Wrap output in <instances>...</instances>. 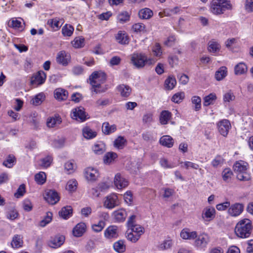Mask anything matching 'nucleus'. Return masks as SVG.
Instances as JSON below:
<instances>
[{"mask_svg":"<svg viewBox=\"0 0 253 253\" xmlns=\"http://www.w3.org/2000/svg\"><path fill=\"white\" fill-rule=\"evenodd\" d=\"M106 80V74L101 71H95L89 76V84L92 86L91 90L96 93L105 92L107 88L102 86Z\"/></svg>","mask_w":253,"mask_h":253,"instance_id":"f257e3e1","label":"nucleus"},{"mask_svg":"<svg viewBox=\"0 0 253 253\" xmlns=\"http://www.w3.org/2000/svg\"><path fill=\"white\" fill-rule=\"evenodd\" d=\"M232 7L228 0H212L211 4V11L214 14H221L226 10L231 9Z\"/></svg>","mask_w":253,"mask_h":253,"instance_id":"f03ea898","label":"nucleus"},{"mask_svg":"<svg viewBox=\"0 0 253 253\" xmlns=\"http://www.w3.org/2000/svg\"><path fill=\"white\" fill-rule=\"evenodd\" d=\"M131 63L136 68H141L146 65H150L153 64L155 61L152 58H148L143 54L134 53L131 55Z\"/></svg>","mask_w":253,"mask_h":253,"instance_id":"7ed1b4c3","label":"nucleus"},{"mask_svg":"<svg viewBox=\"0 0 253 253\" xmlns=\"http://www.w3.org/2000/svg\"><path fill=\"white\" fill-rule=\"evenodd\" d=\"M238 237L247 238L250 236L252 228L251 221L248 218H244L238 222Z\"/></svg>","mask_w":253,"mask_h":253,"instance_id":"20e7f679","label":"nucleus"},{"mask_svg":"<svg viewBox=\"0 0 253 253\" xmlns=\"http://www.w3.org/2000/svg\"><path fill=\"white\" fill-rule=\"evenodd\" d=\"M71 118L80 122H83L87 119V115L84 107L80 106L73 109L71 113Z\"/></svg>","mask_w":253,"mask_h":253,"instance_id":"39448f33","label":"nucleus"},{"mask_svg":"<svg viewBox=\"0 0 253 253\" xmlns=\"http://www.w3.org/2000/svg\"><path fill=\"white\" fill-rule=\"evenodd\" d=\"M119 205V202L117 195L112 194L106 197L103 205L107 209H112Z\"/></svg>","mask_w":253,"mask_h":253,"instance_id":"423d86ee","label":"nucleus"},{"mask_svg":"<svg viewBox=\"0 0 253 253\" xmlns=\"http://www.w3.org/2000/svg\"><path fill=\"white\" fill-rule=\"evenodd\" d=\"M44 198L47 202L51 205L56 204L60 199L57 192L53 190L45 191L44 194Z\"/></svg>","mask_w":253,"mask_h":253,"instance_id":"0eeeda50","label":"nucleus"},{"mask_svg":"<svg viewBox=\"0 0 253 253\" xmlns=\"http://www.w3.org/2000/svg\"><path fill=\"white\" fill-rule=\"evenodd\" d=\"M210 242V237L208 234L202 233L195 239V245L201 249L205 248Z\"/></svg>","mask_w":253,"mask_h":253,"instance_id":"6e6552de","label":"nucleus"},{"mask_svg":"<svg viewBox=\"0 0 253 253\" xmlns=\"http://www.w3.org/2000/svg\"><path fill=\"white\" fill-rule=\"evenodd\" d=\"M70 58V55L65 51L62 50L57 53L56 61L58 64L66 66L69 63Z\"/></svg>","mask_w":253,"mask_h":253,"instance_id":"1a4fd4ad","label":"nucleus"},{"mask_svg":"<svg viewBox=\"0 0 253 253\" xmlns=\"http://www.w3.org/2000/svg\"><path fill=\"white\" fill-rule=\"evenodd\" d=\"M114 184L118 189H122L128 184V180L121 173H117L114 178Z\"/></svg>","mask_w":253,"mask_h":253,"instance_id":"9d476101","label":"nucleus"},{"mask_svg":"<svg viewBox=\"0 0 253 253\" xmlns=\"http://www.w3.org/2000/svg\"><path fill=\"white\" fill-rule=\"evenodd\" d=\"M215 210L213 207L205 208L202 212V217L206 221H210L215 217Z\"/></svg>","mask_w":253,"mask_h":253,"instance_id":"9b49d317","label":"nucleus"},{"mask_svg":"<svg viewBox=\"0 0 253 253\" xmlns=\"http://www.w3.org/2000/svg\"><path fill=\"white\" fill-rule=\"evenodd\" d=\"M46 77V74L42 71H40L32 77L31 83L32 84H42L44 82Z\"/></svg>","mask_w":253,"mask_h":253,"instance_id":"f8f14e48","label":"nucleus"},{"mask_svg":"<svg viewBox=\"0 0 253 253\" xmlns=\"http://www.w3.org/2000/svg\"><path fill=\"white\" fill-rule=\"evenodd\" d=\"M230 126V124L227 120H222L218 124V131L224 136L228 134Z\"/></svg>","mask_w":253,"mask_h":253,"instance_id":"ddd939ff","label":"nucleus"},{"mask_svg":"<svg viewBox=\"0 0 253 253\" xmlns=\"http://www.w3.org/2000/svg\"><path fill=\"white\" fill-rule=\"evenodd\" d=\"M65 241V237L63 235H58L52 238L48 242V245L52 248L60 247L63 244Z\"/></svg>","mask_w":253,"mask_h":253,"instance_id":"4468645a","label":"nucleus"},{"mask_svg":"<svg viewBox=\"0 0 253 253\" xmlns=\"http://www.w3.org/2000/svg\"><path fill=\"white\" fill-rule=\"evenodd\" d=\"M197 236L198 234L196 231H191L188 228H184L180 232V237L184 240H194Z\"/></svg>","mask_w":253,"mask_h":253,"instance_id":"2eb2a0df","label":"nucleus"},{"mask_svg":"<svg viewBox=\"0 0 253 253\" xmlns=\"http://www.w3.org/2000/svg\"><path fill=\"white\" fill-rule=\"evenodd\" d=\"M84 175L88 180H95L99 176V173L97 169L89 167L84 170Z\"/></svg>","mask_w":253,"mask_h":253,"instance_id":"dca6fc26","label":"nucleus"},{"mask_svg":"<svg viewBox=\"0 0 253 253\" xmlns=\"http://www.w3.org/2000/svg\"><path fill=\"white\" fill-rule=\"evenodd\" d=\"M105 236L109 239L117 238L118 236V227L115 225L109 226L104 232Z\"/></svg>","mask_w":253,"mask_h":253,"instance_id":"f3484780","label":"nucleus"},{"mask_svg":"<svg viewBox=\"0 0 253 253\" xmlns=\"http://www.w3.org/2000/svg\"><path fill=\"white\" fill-rule=\"evenodd\" d=\"M86 225L84 222H80L76 225L73 230V234L76 237H81L86 231Z\"/></svg>","mask_w":253,"mask_h":253,"instance_id":"a211bd4d","label":"nucleus"},{"mask_svg":"<svg viewBox=\"0 0 253 253\" xmlns=\"http://www.w3.org/2000/svg\"><path fill=\"white\" fill-rule=\"evenodd\" d=\"M117 41L121 44H127L129 39L126 33L124 31H119L115 36Z\"/></svg>","mask_w":253,"mask_h":253,"instance_id":"6ab92c4d","label":"nucleus"},{"mask_svg":"<svg viewBox=\"0 0 253 253\" xmlns=\"http://www.w3.org/2000/svg\"><path fill=\"white\" fill-rule=\"evenodd\" d=\"M54 94L55 98L59 101L66 100L68 95V91L61 88L56 89L54 92Z\"/></svg>","mask_w":253,"mask_h":253,"instance_id":"aec40b11","label":"nucleus"},{"mask_svg":"<svg viewBox=\"0 0 253 253\" xmlns=\"http://www.w3.org/2000/svg\"><path fill=\"white\" fill-rule=\"evenodd\" d=\"M159 142L164 146L171 148L173 145L174 140L169 135H164L160 138Z\"/></svg>","mask_w":253,"mask_h":253,"instance_id":"412c9836","label":"nucleus"},{"mask_svg":"<svg viewBox=\"0 0 253 253\" xmlns=\"http://www.w3.org/2000/svg\"><path fill=\"white\" fill-rule=\"evenodd\" d=\"M92 150L96 155L102 154L106 151V145L102 141L97 142L92 147Z\"/></svg>","mask_w":253,"mask_h":253,"instance_id":"4be33fe9","label":"nucleus"},{"mask_svg":"<svg viewBox=\"0 0 253 253\" xmlns=\"http://www.w3.org/2000/svg\"><path fill=\"white\" fill-rule=\"evenodd\" d=\"M117 129L115 125H110L108 122H105L102 124V131L103 133L106 135H109Z\"/></svg>","mask_w":253,"mask_h":253,"instance_id":"5701e85b","label":"nucleus"},{"mask_svg":"<svg viewBox=\"0 0 253 253\" xmlns=\"http://www.w3.org/2000/svg\"><path fill=\"white\" fill-rule=\"evenodd\" d=\"M113 214L115 220L118 222H123L125 221L127 216L126 211L123 209L114 211Z\"/></svg>","mask_w":253,"mask_h":253,"instance_id":"b1692460","label":"nucleus"},{"mask_svg":"<svg viewBox=\"0 0 253 253\" xmlns=\"http://www.w3.org/2000/svg\"><path fill=\"white\" fill-rule=\"evenodd\" d=\"M153 12L148 8H144L139 10L138 16L142 19H149L152 17Z\"/></svg>","mask_w":253,"mask_h":253,"instance_id":"393cba45","label":"nucleus"},{"mask_svg":"<svg viewBox=\"0 0 253 253\" xmlns=\"http://www.w3.org/2000/svg\"><path fill=\"white\" fill-rule=\"evenodd\" d=\"M118 91L123 97H128L131 91L130 87L127 85L121 84L117 87Z\"/></svg>","mask_w":253,"mask_h":253,"instance_id":"a878e982","label":"nucleus"},{"mask_svg":"<svg viewBox=\"0 0 253 253\" xmlns=\"http://www.w3.org/2000/svg\"><path fill=\"white\" fill-rule=\"evenodd\" d=\"M59 215L64 219L69 218L72 214V208L71 206H66L62 208L59 212Z\"/></svg>","mask_w":253,"mask_h":253,"instance_id":"bb28decb","label":"nucleus"},{"mask_svg":"<svg viewBox=\"0 0 253 253\" xmlns=\"http://www.w3.org/2000/svg\"><path fill=\"white\" fill-rule=\"evenodd\" d=\"M208 49L210 52L215 53L218 52L221 48V46L217 41L212 40L209 42Z\"/></svg>","mask_w":253,"mask_h":253,"instance_id":"cd10ccee","label":"nucleus"},{"mask_svg":"<svg viewBox=\"0 0 253 253\" xmlns=\"http://www.w3.org/2000/svg\"><path fill=\"white\" fill-rule=\"evenodd\" d=\"M62 121L59 116L49 118L46 122L47 126L49 127H53L61 124Z\"/></svg>","mask_w":253,"mask_h":253,"instance_id":"c85d7f7f","label":"nucleus"},{"mask_svg":"<svg viewBox=\"0 0 253 253\" xmlns=\"http://www.w3.org/2000/svg\"><path fill=\"white\" fill-rule=\"evenodd\" d=\"M227 68L225 66L221 67L215 74V78L217 81L222 80L227 76Z\"/></svg>","mask_w":253,"mask_h":253,"instance_id":"c756f323","label":"nucleus"},{"mask_svg":"<svg viewBox=\"0 0 253 253\" xmlns=\"http://www.w3.org/2000/svg\"><path fill=\"white\" fill-rule=\"evenodd\" d=\"M171 117V114L169 111H163L160 116V122L162 125H166Z\"/></svg>","mask_w":253,"mask_h":253,"instance_id":"7c9ffc66","label":"nucleus"},{"mask_svg":"<svg viewBox=\"0 0 253 253\" xmlns=\"http://www.w3.org/2000/svg\"><path fill=\"white\" fill-rule=\"evenodd\" d=\"M11 245L12 247L13 248H18L21 247L23 245L22 236L19 235H14L13 237Z\"/></svg>","mask_w":253,"mask_h":253,"instance_id":"2f4dec72","label":"nucleus"},{"mask_svg":"<svg viewBox=\"0 0 253 253\" xmlns=\"http://www.w3.org/2000/svg\"><path fill=\"white\" fill-rule=\"evenodd\" d=\"M118 155L116 153L110 152L107 153L104 156V163L106 164L112 163L117 158Z\"/></svg>","mask_w":253,"mask_h":253,"instance_id":"473e14b6","label":"nucleus"},{"mask_svg":"<svg viewBox=\"0 0 253 253\" xmlns=\"http://www.w3.org/2000/svg\"><path fill=\"white\" fill-rule=\"evenodd\" d=\"M47 23L54 31L58 30L62 24L60 23V19L58 18L49 19Z\"/></svg>","mask_w":253,"mask_h":253,"instance_id":"72a5a7b5","label":"nucleus"},{"mask_svg":"<svg viewBox=\"0 0 253 253\" xmlns=\"http://www.w3.org/2000/svg\"><path fill=\"white\" fill-rule=\"evenodd\" d=\"M130 15L126 11H123L120 13L117 16V20L121 24H124L129 21Z\"/></svg>","mask_w":253,"mask_h":253,"instance_id":"f704fd0d","label":"nucleus"},{"mask_svg":"<svg viewBox=\"0 0 253 253\" xmlns=\"http://www.w3.org/2000/svg\"><path fill=\"white\" fill-rule=\"evenodd\" d=\"M113 248L115 251L119 253H124L126 250V246L124 244V241L119 240L116 242L114 244Z\"/></svg>","mask_w":253,"mask_h":253,"instance_id":"c9c22d12","label":"nucleus"},{"mask_svg":"<svg viewBox=\"0 0 253 253\" xmlns=\"http://www.w3.org/2000/svg\"><path fill=\"white\" fill-rule=\"evenodd\" d=\"M176 84V81L174 77L169 76L165 82L166 88L169 90H171L174 88Z\"/></svg>","mask_w":253,"mask_h":253,"instance_id":"e433bc0d","label":"nucleus"},{"mask_svg":"<svg viewBox=\"0 0 253 253\" xmlns=\"http://www.w3.org/2000/svg\"><path fill=\"white\" fill-rule=\"evenodd\" d=\"M83 134L86 139H91L96 136V132L93 131L88 127H85L83 129Z\"/></svg>","mask_w":253,"mask_h":253,"instance_id":"4c0bfd02","label":"nucleus"},{"mask_svg":"<svg viewBox=\"0 0 253 253\" xmlns=\"http://www.w3.org/2000/svg\"><path fill=\"white\" fill-rule=\"evenodd\" d=\"M216 99V96L215 93H210L209 95L204 98V106H208L211 104H212L213 102Z\"/></svg>","mask_w":253,"mask_h":253,"instance_id":"58836bf2","label":"nucleus"},{"mask_svg":"<svg viewBox=\"0 0 253 253\" xmlns=\"http://www.w3.org/2000/svg\"><path fill=\"white\" fill-rule=\"evenodd\" d=\"M126 237L128 240L131 241L132 243L136 242L140 238L138 235L134 233L129 229H128V230L126 232Z\"/></svg>","mask_w":253,"mask_h":253,"instance_id":"ea45409f","label":"nucleus"},{"mask_svg":"<svg viewBox=\"0 0 253 253\" xmlns=\"http://www.w3.org/2000/svg\"><path fill=\"white\" fill-rule=\"evenodd\" d=\"M71 43L75 48H81L84 44V39L82 37H76L72 42Z\"/></svg>","mask_w":253,"mask_h":253,"instance_id":"a19ab883","label":"nucleus"},{"mask_svg":"<svg viewBox=\"0 0 253 253\" xmlns=\"http://www.w3.org/2000/svg\"><path fill=\"white\" fill-rule=\"evenodd\" d=\"M74 30V28L72 26L66 24L62 29V33L64 36L70 37L72 35Z\"/></svg>","mask_w":253,"mask_h":253,"instance_id":"79ce46f5","label":"nucleus"},{"mask_svg":"<svg viewBox=\"0 0 253 253\" xmlns=\"http://www.w3.org/2000/svg\"><path fill=\"white\" fill-rule=\"evenodd\" d=\"M35 179L39 184L42 185L45 183L46 180V175L44 172H40L35 176Z\"/></svg>","mask_w":253,"mask_h":253,"instance_id":"37998d69","label":"nucleus"},{"mask_svg":"<svg viewBox=\"0 0 253 253\" xmlns=\"http://www.w3.org/2000/svg\"><path fill=\"white\" fill-rule=\"evenodd\" d=\"M191 102L194 105V110L199 111L201 108V99L198 96H194L191 98Z\"/></svg>","mask_w":253,"mask_h":253,"instance_id":"c03bdc74","label":"nucleus"},{"mask_svg":"<svg viewBox=\"0 0 253 253\" xmlns=\"http://www.w3.org/2000/svg\"><path fill=\"white\" fill-rule=\"evenodd\" d=\"M16 161L15 157L12 155H9L3 162V165L8 168H11L14 165Z\"/></svg>","mask_w":253,"mask_h":253,"instance_id":"a18cd8bd","label":"nucleus"},{"mask_svg":"<svg viewBox=\"0 0 253 253\" xmlns=\"http://www.w3.org/2000/svg\"><path fill=\"white\" fill-rule=\"evenodd\" d=\"M52 161L53 158L51 156H47L41 160V166L43 168H47L51 165Z\"/></svg>","mask_w":253,"mask_h":253,"instance_id":"49530a36","label":"nucleus"},{"mask_svg":"<svg viewBox=\"0 0 253 253\" xmlns=\"http://www.w3.org/2000/svg\"><path fill=\"white\" fill-rule=\"evenodd\" d=\"M224 162V159L220 155H217L211 162V165L214 168L221 166Z\"/></svg>","mask_w":253,"mask_h":253,"instance_id":"de8ad7c7","label":"nucleus"},{"mask_svg":"<svg viewBox=\"0 0 253 253\" xmlns=\"http://www.w3.org/2000/svg\"><path fill=\"white\" fill-rule=\"evenodd\" d=\"M10 27L15 29L22 30V27L21 26V22L20 21L18 20L16 18H12L8 23Z\"/></svg>","mask_w":253,"mask_h":253,"instance_id":"09e8293b","label":"nucleus"},{"mask_svg":"<svg viewBox=\"0 0 253 253\" xmlns=\"http://www.w3.org/2000/svg\"><path fill=\"white\" fill-rule=\"evenodd\" d=\"M129 228L130 231L138 235L140 237L144 233V228L139 225L135 224Z\"/></svg>","mask_w":253,"mask_h":253,"instance_id":"8fccbe9b","label":"nucleus"},{"mask_svg":"<svg viewBox=\"0 0 253 253\" xmlns=\"http://www.w3.org/2000/svg\"><path fill=\"white\" fill-rule=\"evenodd\" d=\"M126 141L124 137L119 136L114 142V146L118 149H122L126 143Z\"/></svg>","mask_w":253,"mask_h":253,"instance_id":"3c124183","label":"nucleus"},{"mask_svg":"<svg viewBox=\"0 0 253 253\" xmlns=\"http://www.w3.org/2000/svg\"><path fill=\"white\" fill-rule=\"evenodd\" d=\"M78 182L75 179L70 180L67 184L66 189L72 192L75 191L77 188Z\"/></svg>","mask_w":253,"mask_h":253,"instance_id":"603ef678","label":"nucleus"},{"mask_svg":"<svg viewBox=\"0 0 253 253\" xmlns=\"http://www.w3.org/2000/svg\"><path fill=\"white\" fill-rule=\"evenodd\" d=\"M52 213L50 212H47L45 217L40 222V225L41 227H44L47 224L50 223L52 220Z\"/></svg>","mask_w":253,"mask_h":253,"instance_id":"864d4df0","label":"nucleus"},{"mask_svg":"<svg viewBox=\"0 0 253 253\" xmlns=\"http://www.w3.org/2000/svg\"><path fill=\"white\" fill-rule=\"evenodd\" d=\"M105 226V221L100 220L97 224H95L92 225V229L95 232H99L102 230Z\"/></svg>","mask_w":253,"mask_h":253,"instance_id":"5fc2aeb1","label":"nucleus"},{"mask_svg":"<svg viewBox=\"0 0 253 253\" xmlns=\"http://www.w3.org/2000/svg\"><path fill=\"white\" fill-rule=\"evenodd\" d=\"M76 167V164L71 161L66 162L64 165L65 169L68 171V173H72Z\"/></svg>","mask_w":253,"mask_h":253,"instance_id":"6e6d98bb","label":"nucleus"},{"mask_svg":"<svg viewBox=\"0 0 253 253\" xmlns=\"http://www.w3.org/2000/svg\"><path fill=\"white\" fill-rule=\"evenodd\" d=\"M185 94L184 92H178L173 95L171 100L176 103H179L184 98Z\"/></svg>","mask_w":253,"mask_h":253,"instance_id":"4d7b16f0","label":"nucleus"},{"mask_svg":"<svg viewBox=\"0 0 253 253\" xmlns=\"http://www.w3.org/2000/svg\"><path fill=\"white\" fill-rule=\"evenodd\" d=\"M132 29L136 33L145 32V26L142 23H136L132 26Z\"/></svg>","mask_w":253,"mask_h":253,"instance_id":"13d9d810","label":"nucleus"},{"mask_svg":"<svg viewBox=\"0 0 253 253\" xmlns=\"http://www.w3.org/2000/svg\"><path fill=\"white\" fill-rule=\"evenodd\" d=\"M26 192V187L24 184L19 186L17 192L14 194V196L17 198H19L22 197Z\"/></svg>","mask_w":253,"mask_h":253,"instance_id":"bf43d9fd","label":"nucleus"},{"mask_svg":"<svg viewBox=\"0 0 253 253\" xmlns=\"http://www.w3.org/2000/svg\"><path fill=\"white\" fill-rule=\"evenodd\" d=\"M44 98L43 94L39 93L32 100V103L36 106L39 105L42 103Z\"/></svg>","mask_w":253,"mask_h":253,"instance_id":"052dcab7","label":"nucleus"},{"mask_svg":"<svg viewBox=\"0 0 253 253\" xmlns=\"http://www.w3.org/2000/svg\"><path fill=\"white\" fill-rule=\"evenodd\" d=\"M232 175L233 172L229 168L225 169L222 172L223 179L226 181H228Z\"/></svg>","mask_w":253,"mask_h":253,"instance_id":"680f3d73","label":"nucleus"},{"mask_svg":"<svg viewBox=\"0 0 253 253\" xmlns=\"http://www.w3.org/2000/svg\"><path fill=\"white\" fill-rule=\"evenodd\" d=\"M236 43V39L235 38L229 39L225 42L226 47L230 50H232Z\"/></svg>","mask_w":253,"mask_h":253,"instance_id":"e2e57ef3","label":"nucleus"},{"mask_svg":"<svg viewBox=\"0 0 253 253\" xmlns=\"http://www.w3.org/2000/svg\"><path fill=\"white\" fill-rule=\"evenodd\" d=\"M248 167L247 162L241 160L238 161V172H246Z\"/></svg>","mask_w":253,"mask_h":253,"instance_id":"0e129e2a","label":"nucleus"},{"mask_svg":"<svg viewBox=\"0 0 253 253\" xmlns=\"http://www.w3.org/2000/svg\"><path fill=\"white\" fill-rule=\"evenodd\" d=\"M250 175L247 172H238V180L240 181H249Z\"/></svg>","mask_w":253,"mask_h":253,"instance_id":"69168bd1","label":"nucleus"},{"mask_svg":"<svg viewBox=\"0 0 253 253\" xmlns=\"http://www.w3.org/2000/svg\"><path fill=\"white\" fill-rule=\"evenodd\" d=\"M65 139L64 138H60L54 140L52 143V145L54 148H60L64 145Z\"/></svg>","mask_w":253,"mask_h":253,"instance_id":"338daca9","label":"nucleus"},{"mask_svg":"<svg viewBox=\"0 0 253 253\" xmlns=\"http://www.w3.org/2000/svg\"><path fill=\"white\" fill-rule=\"evenodd\" d=\"M23 207L25 211H30L32 210L33 205L29 199H25L23 203Z\"/></svg>","mask_w":253,"mask_h":253,"instance_id":"774afa93","label":"nucleus"}]
</instances>
